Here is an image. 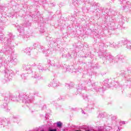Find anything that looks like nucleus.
Wrapping results in <instances>:
<instances>
[{
	"label": "nucleus",
	"mask_w": 131,
	"mask_h": 131,
	"mask_svg": "<svg viewBox=\"0 0 131 131\" xmlns=\"http://www.w3.org/2000/svg\"><path fill=\"white\" fill-rule=\"evenodd\" d=\"M61 125H62L61 122H59L57 123V126H58V127H61Z\"/></svg>",
	"instance_id": "nucleus-1"
},
{
	"label": "nucleus",
	"mask_w": 131,
	"mask_h": 131,
	"mask_svg": "<svg viewBox=\"0 0 131 131\" xmlns=\"http://www.w3.org/2000/svg\"><path fill=\"white\" fill-rule=\"evenodd\" d=\"M57 130L56 129H49V131H56Z\"/></svg>",
	"instance_id": "nucleus-2"
}]
</instances>
